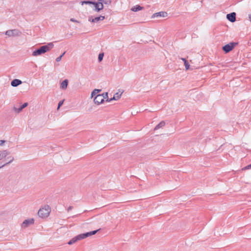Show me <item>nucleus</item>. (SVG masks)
I'll list each match as a JSON object with an SVG mask.
<instances>
[{"mask_svg":"<svg viewBox=\"0 0 251 251\" xmlns=\"http://www.w3.org/2000/svg\"><path fill=\"white\" fill-rule=\"evenodd\" d=\"M165 122L164 121H161L154 128V130H157L160 128H161L165 126Z\"/></svg>","mask_w":251,"mask_h":251,"instance_id":"17","label":"nucleus"},{"mask_svg":"<svg viewBox=\"0 0 251 251\" xmlns=\"http://www.w3.org/2000/svg\"><path fill=\"white\" fill-rule=\"evenodd\" d=\"M227 19L233 23L236 21V13L235 12H232L226 15Z\"/></svg>","mask_w":251,"mask_h":251,"instance_id":"10","label":"nucleus"},{"mask_svg":"<svg viewBox=\"0 0 251 251\" xmlns=\"http://www.w3.org/2000/svg\"><path fill=\"white\" fill-rule=\"evenodd\" d=\"M100 1L102 2V3L103 4V3L109 5L111 4L112 0H100Z\"/></svg>","mask_w":251,"mask_h":251,"instance_id":"19","label":"nucleus"},{"mask_svg":"<svg viewBox=\"0 0 251 251\" xmlns=\"http://www.w3.org/2000/svg\"><path fill=\"white\" fill-rule=\"evenodd\" d=\"M103 56H104L103 53H100L99 54V56H98L99 62H101L102 61V60L103 59Z\"/></svg>","mask_w":251,"mask_h":251,"instance_id":"24","label":"nucleus"},{"mask_svg":"<svg viewBox=\"0 0 251 251\" xmlns=\"http://www.w3.org/2000/svg\"><path fill=\"white\" fill-rule=\"evenodd\" d=\"M249 19H250V21H251V15H249Z\"/></svg>","mask_w":251,"mask_h":251,"instance_id":"39","label":"nucleus"},{"mask_svg":"<svg viewBox=\"0 0 251 251\" xmlns=\"http://www.w3.org/2000/svg\"><path fill=\"white\" fill-rule=\"evenodd\" d=\"M50 211V208L49 205H45L39 210L38 215L42 218H47L49 216Z\"/></svg>","mask_w":251,"mask_h":251,"instance_id":"2","label":"nucleus"},{"mask_svg":"<svg viewBox=\"0 0 251 251\" xmlns=\"http://www.w3.org/2000/svg\"><path fill=\"white\" fill-rule=\"evenodd\" d=\"M123 93V92H122L120 93H119V92L116 93L114 94V96L115 97L116 100H118L121 98Z\"/></svg>","mask_w":251,"mask_h":251,"instance_id":"20","label":"nucleus"},{"mask_svg":"<svg viewBox=\"0 0 251 251\" xmlns=\"http://www.w3.org/2000/svg\"><path fill=\"white\" fill-rule=\"evenodd\" d=\"M5 142V140H0V146H2Z\"/></svg>","mask_w":251,"mask_h":251,"instance_id":"32","label":"nucleus"},{"mask_svg":"<svg viewBox=\"0 0 251 251\" xmlns=\"http://www.w3.org/2000/svg\"><path fill=\"white\" fill-rule=\"evenodd\" d=\"M105 19V17L103 16H100L99 17H97L94 18V19H92V23H98L100 21H103Z\"/></svg>","mask_w":251,"mask_h":251,"instance_id":"15","label":"nucleus"},{"mask_svg":"<svg viewBox=\"0 0 251 251\" xmlns=\"http://www.w3.org/2000/svg\"><path fill=\"white\" fill-rule=\"evenodd\" d=\"M70 21L72 22H75V23H79V22L76 20H75L74 18H71L70 19Z\"/></svg>","mask_w":251,"mask_h":251,"instance_id":"30","label":"nucleus"},{"mask_svg":"<svg viewBox=\"0 0 251 251\" xmlns=\"http://www.w3.org/2000/svg\"><path fill=\"white\" fill-rule=\"evenodd\" d=\"M53 46L54 45L52 43H49L47 45L41 46L40 48L33 51L32 55L34 56L40 55L50 50L53 48Z\"/></svg>","mask_w":251,"mask_h":251,"instance_id":"1","label":"nucleus"},{"mask_svg":"<svg viewBox=\"0 0 251 251\" xmlns=\"http://www.w3.org/2000/svg\"><path fill=\"white\" fill-rule=\"evenodd\" d=\"M34 220L33 218L25 220L22 224V226L23 228H26L29 225H32L34 223Z\"/></svg>","mask_w":251,"mask_h":251,"instance_id":"8","label":"nucleus"},{"mask_svg":"<svg viewBox=\"0 0 251 251\" xmlns=\"http://www.w3.org/2000/svg\"><path fill=\"white\" fill-rule=\"evenodd\" d=\"M184 65H185V69H186V70L189 69V67H190V65H189V64L188 62L187 61H185V62H184Z\"/></svg>","mask_w":251,"mask_h":251,"instance_id":"27","label":"nucleus"},{"mask_svg":"<svg viewBox=\"0 0 251 251\" xmlns=\"http://www.w3.org/2000/svg\"><path fill=\"white\" fill-rule=\"evenodd\" d=\"M22 82L21 80L14 79L11 81V85L13 87H17L22 84Z\"/></svg>","mask_w":251,"mask_h":251,"instance_id":"12","label":"nucleus"},{"mask_svg":"<svg viewBox=\"0 0 251 251\" xmlns=\"http://www.w3.org/2000/svg\"><path fill=\"white\" fill-rule=\"evenodd\" d=\"M73 209V206H70L68 209H67V211L69 212L70 211V210H71L72 209Z\"/></svg>","mask_w":251,"mask_h":251,"instance_id":"34","label":"nucleus"},{"mask_svg":"<svg viewBox=\"0 0 251 251\" xmlns=\"http://www.w3.org/2000/svg\"><path fill=\"white\" fill-rule=\"evenodd\" d=\"M92 4L94 5L95 8V11L97 12L100 11L103 9L104 7L103 4L100 1V0H99L98 2L93 1Z\"/></svg>","mask_w":251,"mask_h":251,"instance_id":"5","label":"nucleus"},{"mask_svg":"<svg viewBox=\"0 0 251 251\" xmlns=\"http://www.w3.org/2000/svg\"><path fill=\"white\" fill-rule=\"evenodd\" d=\"M100 95H101L102 97H103V101L104 100V99H106L108 98V93L107 92L103 93L102 94H100Z\"/></svg>","mask_w":251,"mask_h":251,"instance_id":"25","label":"nucleus"},{"mask_svg":"<svg viewBox=\"0 0 251 251\" xmlns=\"http://www.w3.org/2000/svg\"><path fill=\"white\" fill-rule=\"evenodd\" d=\"M62 59V56H59V57H57L56 59V61L57 62H59Z\"/></svg>","mask_w":251,"mask_h":251,"instance_id":"31","label":"nucleus"},{"mask_svg":"<svg viewBox=\"0 0 251 251\" xmlns=\"http://www.w3.org/2000/svg\"><path fill=\"white\" fill-rule=\"evenodd\" d=\"M100 230V229H97L96 230H93V231L88 232H86L85 233H82V235L83 239L86 238V237H87L88 236L95 235Z\"/></svg>","mask_w":251,"mask_h":251,"instance_id":"11","label":"nucleus"},{"mask_svg":"<svg viewBox=\"0 0 251 251\" xmlns=\"http://www.w3.org/2000/svg\"><path fill=\"white\" fill-rule=\"evenodd\" d=\"M66 51H64L60 56H62V57L64 56V55L65 54Z\"/></svg>","mask_w":251,"mask_h":251,"instance_id":"38","label":"nucleus"},{"mask_svg":"<svg viewBox=\"0 0 251 251\" xmlns=\"http://www.w3.org/2000/svg\"><path fill=\"white\" fill-rule=\"evenodd\" d=\"M113 100H117L114 96H113L112 98L110 99V100L112 101Z\"/></svg>","mask_w":251,"mask_h":251,"instance_id":"35","label":"nucleus"},{"mask_svg":"<svg viewBox=\"0 0 251 251\" xmlns=\"http://www.w3.org/2000/svg\"><path fill=\"white\" fill-rule=\"evenodd\" d=\"M168 16V14L165 11H160L159 12H156L154 13L152 16V18H160V17H166Z\"/></svg>","mask_w":251,"mask_h":251,"instance_id":"7","label":"nucleus"},{"mask_svg":"<svg viewBox=\"0 0 251 251\" xmlns=\"http://www.w3.org/2000/svg\"><path fill=\"white\" fill-rule=\"evenodd\" d=\"M23 108H22V107L20 106L19 108H16V107H13V110L15 111L16 112L19 113H20L21 111H22L23 110Z\"/></svg>","mask_w":251,"mask_h":251,"instance_id":"22","label":"nucleus"},{"mask_svg":"<svg viewBox=\"0 0 251 251\" xmlns=\"http://www.w3.org/2000/svg\"><path fill=\"white\" fill-rule=\"evenodd\" d=\"M101 91V89H95L91 93V98L94 97L96 94H98Z\"/></svg>","mask_w":251,"mask_h":251,"instance_id":"18","label":"nucleus"},{"mask_svg":"<svg viewBox=\"0 0 251 251\" xmlns=\"http://www.w3.org/2000/svg\"><path fill=\"white\" fill-rule=\"evenodd\" d=\"M237 44V42H230L223 46L222 49L225 53H227L231 51Z\"/></svg>","mask_w":251,"mask_h":251,"instance_id":"3","label":"nucleus"},{"mask_svg":"<svg viewBox=\"0 0 251 251\" xmlns=\"http://www.w3.org/2000/svg\"><path fill=\"white\" fill-rule=\"evenodd\" d=\"M68 85V79H65L61 83L60 88L63 90H66L67 88Z\"/></svg>","mask_w":251,"mask_h":251,"instance_id":"13","label":"nucleus"},{"mask_svg":"<svg viewBox=\"0 0 251 251\" xmlns=\"http://www.w3.org/2000/svg\"><path fill=\"white\" fill-rule=\"evenodd\" d=\"M143 8H144L143 7H142V6H140L139 5H137L136 6H133L131 8V10L134 12H137L138 11L142 10Z\"/></svg>","mask_w":251,"mask_h":251,"instance_id":"16","label":"nucleus"},{"mask_svg":"<svg viewBox=\"0 0 251 251\" xmlns=\"http://www.w3.org/2000/svg\"><path fill=\"white\" fill-rule=\"evenodd\" d=\"M251 169V164L244 167L243 169H242V170H248V169Z\"/></svg>","mask_w":251,"mask_h":251,"instance_id":"28","label":"nucleus"},{"mask_svg":"<svg viewBox=\"0 0 251 251\" xmlns=\"http://www.w3.org/2000/svg\"><path fill=\"white\" fill-rule=\"evenodd\" d=\"M64 101V100H62L59 102V103L58 104L57 109H59L60 108V107L62 105V104H63Z\"/></svg>","mask_w":251,"mask_h":251,"instance_id":"26","label":"nucleus"},{"mask_svg":"<svg viewBox=\"0 0 251 251\" xmlns=\"http://www.w3.org/2000/svg\"><path fill=\"white\" fill-rule=\"evenodd\" d=\"M94 102L95 104L99 105L103 102V98L100 94H98L94 99Z\"/></svg>","mask_w":251,"mask_h":251,"instance_id":"9","label":"nucleus"},{"mask_svg":"<svg viewBox=\"0 0 251 251\" xmlns=\"http://www.w3.org/2000/svg\"><path fill=\"white\" fill-rule=\"evenodd\" d=\"M21 32L17 29L7 30L5 34L8 37H18L21 35Z\"/></svg>","mask_w":251,"mask_h":251,"instance_id":"4","label":"nucleus"},{"mask_svg":"<svg viewBox=\"0 0 251 251\" xmlns=\"http://www.w3.org/2000/svg\"><path fill=\"white\" fill-rule=\"evenodd\" d=\"M8 154H9V152L7 150L0 151V160L5 157Z\"/></svg>","mask_w":251,"mask_h":251,"instance_id":"14","label":"nucleus"},{"mask_svg":"<svg viewBox=\"0 0 251 251\" xmlns=\"http://www.w3.org/2000/svg\"><path fill=\"white\" fill-rule=\"evenodd\" d=\"M181 59L184 61V63L185 62V61H187V60L184 58H181Z\"/></svg>","mask_w":251,"mask_h":251,"instance_id":"36","label":"nucleus"},{"mask_svg":"<svg viewBox=\"0 0 251 251\" xmlns=\"http://www.w3.org/2000/svg\"><path fill=\"white\" fill-rule=\"evenodd\" d=\"M106 101H107V102H110V101H111V100H110V99H109L108 98H107L106 99Z\"/></svg>","mask_w":251,"mask_h":251,"instance_id":"37","label":"nucleus"},{"mask_svg":"<svg viewBox=\"0 0 251 251\" xmlns=\"http://www.w3.org/2000/svg\"><path fill=\"white\" fill-rule=\"evenodd\" d=\"M92 19H94V18H93V17L92 16H89V18H88V21L89 22H92Z\"/></svg>","mask_w":251,"mask_h":251,"instance_id":"33","label":"nucleus"},{"mask_svg":"<svg viewBox=\"0 0 251 251\" xmlns=\"http://www.w3.org/2000/svg\"><path fill=\"white\" fill-rule=\"evenodd\" d=\"M83 239L82 234H80L75 237L73 238L71 240H70L68 242V244L69 245H71L77 241H79L80 240Z\"/></svg>","mask_w":251,"mask_h":251,"instance_id":"6","label":"nucleus"},{"mask_svg":"<svg viewBox=\"0 0 251 251\" xmlns=\"http://www.w3.org/2000/svg\"><path fill=\"white\" fill-rule=\"evenodd\" d=\"M27 105H28V103L27 102H25L23 104H22L21 106V107H22V108L24 109L25 107H26Z\"/></svg>","mask_w":251,"mask_h":251,"instance_id":"29","label":"nucleus"},{"mask_svg":"<svg viewBox=\"0 0 251 251\" xmlns=\"http://www.w3.org/2000/svg\"><path fill=\"white\" fill-rule=\"evenodd\" d=\"M80 3H81V5H83L84 4H92L93 1H92V0H84V1H81L80 2Z\"/></svg>","mask_w":251,"mask_h":251,"instance_id":"23","label":"nucleus"},{"mask_svg":"<svg viewBox=\"0 0 251 251\" xmlns=\"http://www.w3.org/2000/svg\"><path fill=\"white\" fill-rule=\"evenodd\" d=\"M11 158V159H10V160L8 162H6V163L2 164V166H0V168L6 166L7 164H9V163H10L11 162H12L13 161V160H14L13 157H8V158Z\"/></svg>","mask_w":251,"mask_h":251,"instance_id":"21","label":"nucleus"}]
</instances>
